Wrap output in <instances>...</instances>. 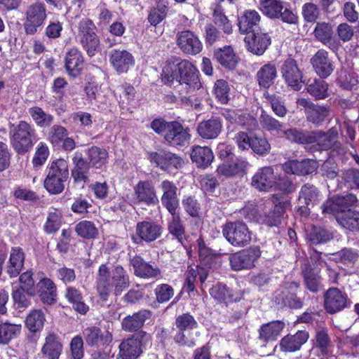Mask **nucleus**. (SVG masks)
I'll use <instances>...</instances> for the list:
<instances>
[{
	"instance_id": "423d86ee",
	"label": "nucleus",
	"mask_w": 359,
	"mask_h": 359,
	"mask_svg": "<svg viewBox=\"0 0 359 359\" xmlns=\"http://www.w3.org/2000/svg\"><path fill=\"white\" fill-rule=\"evenodd\" d=\"M222 234L233 246L243 248L252 241V233L243 222H227L222 226Z\"/></svg>"
},
{
	"instance_id": "39448f33",
	"label": "nucleus",
	"mask_w": 359,
	"mask_h": 359,
	"mask_svg": "<svg viewBox=\"0 0 359 359\" xmlns=\"http://www.w3.org/2000/svg\"><path fill=\"white\" fill-rule=\"evenodd\" d=\"M151 340V335L143 330L130 335L119 344L118 359H137Z\"/></svg>"
},
{
	"instance_id": "dca6fc26",
	"label": "nucleus",
	"mask_w": 359,
	"mask_h": 359,
	"mask_svg": "<svg viewBox=\"0 0 359 359\" xmlns=\"http://www.w3.org/2000/svg\"><path fill=\"white\" fill-rule=\"evenodd\" d=\"M299 288V284L297 282L286 283L283 290L276 295V301L290 309H301L303 306V298L298 297L296 292Z\"/></svg>"
},
{
	"instance_id": "f704fd0d",
	"label": "nucleus",
	"mask_w": 359,
	"mask_h": 359,
	"mask_svg": "<svg viewBox=\"0 0 359 359\" xmlns=\"http://www.w3.org/2000/svg\"><path fill=\"white\" fill-rule=\"evenodd\" d=\"M309 339V333L299 330L294 334H287L283 337L279 343L280 350L283 352H294L299 350Z\"/></svg>"
},
{
	"instance_id": "603ef678",
	"label": "nucleus",
	"mask_w": 359,
	"mask_h": 359,
	"mask_svg": "<svg viewBox=\"0 0 359 359\" xmlns=\"http://www.w3.org/2000/svg\"><path fill=\"white\" fill-rule=\"evenodd\" d=\"M171 217L168 220V230L180 243H182L185 235V228L177 210L169 212Z\"/></svg>"
},
{
	"instance_id": "6ab92c4d",
	"label": "nucleus",
	"mask_w": 359,
	"mask_h": 359,
	"mask_svg": "<svg viewBox=\"0 0 359 359\" xmlns=\"http://www.w3.org/2000/svg\"><path fill=\"white\" fill-rule=\"evenodd\" d=\"M357 201L355 195L350 194L344 196H337L327 200L321 206L323 214L335 215L336 220L341 212L346 211L348 208H351Z\"/></svg>"
},
{
	"instance_id": "a878e982",
	"label": "nucleus",
	"mask_w": 359,
	"mask_h": 359,
	"mask_svg": "<svg viewBox=\"0 0 359 359\" xmlns=\"http://www.w3.org/2000/svg\"><path fill=\"white\" fill-rule=\"evenodd\" d=\"M36 294L46 305H53L57 302V286L49 278L45 277L39 280L35 287Z\"/></svg>"
},
{
	"instance_id": "9d476101",
	"label": "nucleus",
	"mask_w": 359,
	"mask_h": 359,
	"mask_svg": "<svg viewBox=\"0 0 359 359\" xmlns=\"http://www.w3.org/2000/svg\"><path fill=\"white\" fill-rule=\"evenodd\" d=\"M25 14V31L27 34H34L43 25L46 18V7L42 3L31 4L27 7Z\"/></svg>"
},
{
	"instance_id": "338daca9",
	"label": "nucleus",
	"mask_w": 359,
	"mask_h": 359,
	"mask_svg": "<svg viewBox=\"0 0 359 359\" xmlns=\"http://www.w3.org/2000/svg\"><path fill=\"white\" fill-rule=\"evenodd\" d=\"M212 18L215 27H219L224 34H230L232 33L233 26L219 8L215 9Z\"/></svg>"
},
{
	"instance_id": "680f3d73",
	"label": "nucleus",
	"mask_w": 359,
	"mask_h": 359,
	"mask_svg": "<svg viewBox=\"0 0 359 359\" xmlns=\"http://www.w3.org/2000/svg\"><path fill=\"white\" fill-rule=\"evenodd\" d=\"M271 148V144L265 137L256 134L252 135L250 149L254 153L264 156L269 154Z\"/></svg>"
},
{
	"instance_id": "473e14b6",
	"label": "nucleus",
	"mask_w": 359,
	"mask_h": 359,
	"mask_svg": "<svg viewBox=\"0 0 359 359\" xmlns=\"http://www.w3.org/2000/svg\"><path fill=\"white\" fill-rule=\"evenodd\" d=\"M250 163L246 158L239 157L231 163L224 161L217 167V172L219 175H223L226 177H233L245 173Z\"/></svg>"
},
{
	"instance_id": "cd10ccee",
	"label": "nucleus",
	"mask_w": 359,
	"mask_h": 359,
	"mask_svg": "<svg viewBox=\"0 0 359 359\" xmlns=\"http://www.w3.org/2000/svg\"><path fill=\"white\" fill-rule=\"evenodd\" d=\"M72 177L76 183L88 182L91 165L81 152H76L72 158Z\"/></svg>"
},
{
	"instance_id": "f3484780",
	"label": "nucleus",
	"mask_w": 359,
	"mask_h": 359,
	"mask_svg": "<svg viewBox=\"0 0 359 359\" xmlns=\"http://www.w3.org/2000/svg\"><path fill=\"white\" fill-rule=\"evenodd\" d=\"M176 36L177 45L184 53L196 55L202 50V43L193 32L189 30L179 32Z\"/></svg>"
},
{
	"instance_id": "412c9836",
	"label": "nucleus",
	"mask_w": 359,
	"mask_h": 359,
	"mask_svg": "<svg viewBox=\"0 0 359 359\" xmlns=\"http://www.w3.org/2000/svg\"><path fill=\"white\" fill-rule=\"evenodd\" d=\"M83 337L88 346L95 348L106 346L112 341L113 339L110 332L102 331L96 326H90L84 329Z\"/></svg>"
},
{
	"instance_id": "13d9d810",
	"label": "nucleus",
	"mask_w": 359,
	"mask_h": 359,
	"mask_svg": "<svg viewBox=\"0 0 359 359\" xmlns=\"http://www.w3.org/2000/svg\"><path fill=\"white\" fill-rule=\"evenodd\" d=\"M259 9L270 18H279L283 4L280 0H259Z\"/></svg>"
},
{
	"instance_id": "6e6d98bb",
	"label": "nucleus",
	"mask_w": 359,
	"mask_h": 359,
	"mask_svg": "<svg viewBox=\"0 0 359 359\" xmlns=\"http://www.w3.org/2000/svg\"><path fill=\"white\" fill-rule=\"evenodd\" d=\"M210 295L217 301L224 303L233 302L238 300V297H234L231 290L226 285L217 283L210 290Z\"/></svg>"
},
{
	"instance_id": "a211bd4d",
	"label": "nucleus",
	"mask_w": 359,
	"mask_h": 359,
	"mask_svg": "<svg viewBox=\"0 0 359 359\" xmlns=\"http://www.w3.org/2000/svg\"><path fill=\"white\" fill-rule=\"evenodd\" d=\"M276 177L271 166L258 169L251 181V185L260 191H269L276 187Z\"/></svg>"
},
{
	"instance_id": "69168bd1",
	"label": "nucleus",
	"mask_w": 359,
	"mask_h": 359,
	"mask_svg": "<svg viewBox=\"0 0 359 359\" xmlns=\"http://www.w3.org/2000/svg\"><path fill=\"white\" fill-rule=\"evenodd\" d=\"M174 326L175 330L191 332L198 327V323L192 315L186 313L176 317Z\"/></svg>"
},
{
	"instance_id": "e433bc0d",
	"label": "nucleus",
	"mask_w": 359,
	"mask_h": 359,
	"mask_svg": "<svg viewBox=\"0 0 359 359\" xmlns=\"http://www.w3.org/2000/svg\"><path fill=\"white\" fill-rule=\"evenodd\" d=\"M25 259V253L21 248L13 247L11 248L8 262L6 266V272L10 278H15L20 274Z\"/></svg>"
},
{
	"instance_id": "f257e3e1",
	"label": "nucleus",
	"mask_w": 359,
	"mask_h": 359,
	"mask_svg": "<svg viewBox=\"0 0 359 359\" xmlns=\"http://www.w3.org/2000/svg\"><path fill=\"white\" fill-rule=\"evenodd\" d=\"M196 67L190 61L172 56L163 68L161 80L168 86H172L176 81L187 93H191L202 88Z\"/></svg>"
},
{
	"instance_id": "49530a36",
	"label": "nucleus",
	"mask_w": 359,
	"mask_h": 359,
	"mask_svg": "<svg viewBox=\"0 0 359 359\" xmlns=\"http://www.w3.org/2000/svg\"><path fill=\"white\" fill-rule=\"evenodd\" d=\"M65 297L72 304L73 309L80 314L85 315L89 311V306L83 302L82 293L77 288L67 287Z\"/></svg>"
},
{
	"instance_id": "052dcab7",
	"label": "nucleus",
	"mask_w": 359,
	"mask_h": 359,
	"mask_svg": "<svg viewBox=\"0 0 359 359\" xmlns=\"http://www.w3.org/2000/svg\"><path fill=\"white\" fill-rule=\"evenodd\" d=\"M75 231L79 236L85 239H93L98 235V229L93 222L83 220L75 226Z\"/></svg>"
},
{
	"instance_id": "7ed1b4c3",
	"label": "nucleus",
	"mask_w": 359,
	"mask_h": 359,
	"mask_svg": "<svg viewBox=\"0 0 359 359\" xmlns=\"http://www.w3.org/2000/svg\"><path fill=\"white\" fill-rule=\"evenodd\" d=\"M36 137L34 126L25 121L13 125L9 132L10 144L18 154L27 153L33 147Z\"/></svg>"
},
{
	"instance_id": "09e8293b",
	"label": "nucleus",
	"mask_w": 359,
	"mask_h": 359,
	"mask_svg": "<svg viewBox=\"0 0 359 359\" xmlns=\"http://www.w3.org/2000/svg\"><path fill=\"white\" fill-rule=\"evenodd\" d=\"M21 330L20 324L2 321L0 323V345H8L13 339L20 336Z\"/></svg>"
},
{
	"instance_id": "58836bf2",
	"label": "nucleus",
	"mask_w": 359,
	"mask_h": 359,
	"mask_svg": "<svg viewBox=\"0 0 359 359\" xmlns=\"http://www.w3.org/2000/svg\"><path fill=\"white\" fill-rule=\"evenodd\" d=\"M277 74L276 65L270 62L259 68L255 78L260 88L269 89L274 83Z\"/></svg>"
},
{
	"instance_id": "4d7b16f0",
	"label": "nucleus",
	"mask_w": 359,
	"mask_h": 359,
	"mask_svg": "<svg viewBox=\"0 0 359 359\" xmlns=\"http://www.w3.org/2000/svg\"><path fill=\"white\" fill-rule=\"evenodd\" d=\"M310 131L297 128H291L283 130L281 137L292 143L304 144L307 147Z\"/></svg>"
},
{
	"instance_id": "a19ab883",
	"label": "nucleus",
	"mask_w": 359,
	"mask_h": 359,
	"mask_svg": "<svg viewBox=\"0 0 359 359\" xmlns=\"http://www.w3.org/2000/svg\"><path fill=\"white\" fill-rule=\"evenodd\" d=\"M334 236L331 229L313 225L306 231V238L311 245H321L332 241Z\"/></svg>"
},
{
	"instance_id": "aec40b11",
	"label": "nucleus",
	"mask_w": 359,
	"mask_h": 359,
	"mask_svg": "<svg viewBox=\"0 0 359 359\" xmlns=\"http://www.w3.org/2000/svg\"><path fill=\"white\" fill-rule=\"evenodd\" d=\"M323 298L324 308L328 313H336L347 306V296L337 287L329 288Z\"/></svg>"
},
{
	"instance_id": "0eeeda50",
	"label": "nucleus",
	"mask_w": 359,
	"mask_h": 359,
	"mask_svg": "<svg viewBox=\"0 0 359 359\" xmlns=\"http://www.w3.org/2000/svg\"><path fill=\"white\" fill-rule=\"evenodd\" d=\"M77 38L82 48L90 57L94 56L100 50V39L95 32V26L93 21L82 19L78 26Z\"/></svg>"
},
{
	"instance_id": "c9c22d12",
	"label": "nucleus",
	"mask_w": 359,
	"mask_h": 359,
	"mask_svg": "<svg viewBox=\"0 0 359 359\" xmlns=\"http://www.w3.org/2000/svg\"><path fill=\"white\" fill-rule=\"evenodd\" d=\"M130 263L134 269L135 275L137 277L154 278L161 275V270L157 266L146 262L140 256H134L130 259Z\"/></svg>"
},
{
	"instance_id": "0e129e2a",
	"label": "nucleus",
	"mask_w": 359,
	"mask_h": 359,
	"mask_svg": "<svg viewBox=\"0 0 359 359\" xmlns=\"http://www.w3.org/2000/svg\"><path fill=\"white\" fill-rule=\"evenodd\" d=\"M172 330L174 331L172 339L179 346L192 348L196 346V341L192 332L175 330V327Z\"/></svg>"
},
{
	"instance_id": "de8ad7c7",
	"label": "nucleus",
	"mask_w": 359,
	"mask_h": 359,
	"mask_svg": "<svg viewBox=\"0 0 359 359\" xmlns=\"http://www.w3.org/2000/svg\"><path fill=\"white\" fill-rule=\"evenodd\" d=\"M46 322V316L41 309H32L25 320V327L32 333L41 332Z\"/></svg>"
},
{
	"instance_id": "5701e85b",
	"label": "nucleus",
	"mask_w": 359,
	"mask_h": 359,
	"mask_svg": "<svg viewBox=\"0 0 359 359\" xmlns=\"http://www.w3.org/2000/svg\"><path fill=\"white\" fill-rule=\"evenodd\" d=\"M149 159L151 163H155L163 170H167L170 168H179L184 163L183 160L179 156L165 150L151 152Z\"/></svg>"
},
{
	"instance_id": "1a4fd4ad",
	"label": "nucleus",
	"mask_w": 359,
	"mask_h": 359,
	"mask_svg": "<svg viewBox=\"0 0 359 359\" xmlns=\"http://www.w3.org/2000/svg\"><path fill=\"white\" fill-rule=\"evenodd\" d=\"M163 227L153 220H144L137 223L135 234L132 236L133 243H151L161 237Z\"/></svg>"
},
{
	"instance_id": "c85d7f7f",
	"label": "nucleus",
	"mask_w": 359,
	"mask_h": 359,
	"mask_svg": "<svg viewBox=\"0 0 359 359\" xmlns=\"http://www.w3.org/2000/svg\"><path fill=\"white\" fill-rule=\"evenodd\" d=\"M311 63L316 74L321 78H327L334 71L333 62L329 53L324 49L318 50L311 59Z\"/></svg>"
},
{
	"instance_id": "4be33fe9",
	"label": "nucleus",
	"mask_w": 359,
	"mask_h": 359,
	"mask_svg": "<svg viewBox=\"0 0 359 359\" xmlns=\"http://www.w3.org/2000/svg\"><path fill=\"white\" fill-rule=\"evenodd\" d=\"M318 168V161L311 158L289 161L283 165V169L287 174L299 176L311 175L317 170Z\"/></svg>"
},
{
	"instance_id": "bb28decb",
	"label": "nucleus",
	"mask_w": 359,
	"mask_h": 359,
	"mask_svg": "<svg viewBox=\"0 0 359 359\" xmlns=\"http://www.w3.org/2000/svg\"><path fill=\"white\" fill-rule=\"evenodd\" d=\"M222 127L221 119L216 116H212L209 119L198 123L196 131L198 135L203 140H215L221 134Z\"/></svg>"
},
{
	"instance_id": "6e6552de",
	"label": "nucleus",
	"mask_w": 359,
	"mask_h": 359,
	"mask_svg": "<svg viewBox=\"0 0 359 359\" xmlns=\"http://www.w3.org/2000/svg\"><path fill=\"white\" fill-rule=\"evenodd\" d=\"M337 138L338 130L336 128H331L327 132L310 131L306 148L311 152L327 151L333 147Z\"/></svg>"
},
{
	"instance_id": "2f4dec72",
	"label": "nucleus",
	"mask_w": 359,
	"mask_h": 359,
	"mask_svg": "<svg viewBox=\"0 0 359 359\" xmlns=\"http://www.w3.org/2000/svg\"><path fill=\"white\" fill-rule=\"evenodd\" d=\"M245 41L249 51L262 55L271 44V37L267 33L257 31L252 32V36H246Z\"/></svg>"
},
{
	"instance_id": "b1692460",
	"label": "nucleus",
	"mask_w": 359,
	"mask_h": 359,
	"mask_svg": "<svg viewBox=\"0 0 359 359\" xmlns=\"http://www.w3.org/2000/svg\"><path fill=\"white\" fill-rule=\"evenodd\" d=\"M163 194L161 201L168 212L177 210L180 206V200L177 196L178 189L176 184L170 180H165L161 182L159 185Z\"/></svg>"
},
{
	"instance_id": "9b49d317",
	"label": "nucleus",
	"mask_w": 359,
	"mask_h": 359,
	"mask_svg": "<svg viewBox=\"0 0 359 359\" xmlns=\"http://www.w3.org/2000/svg\"><path fill=\"white\" fill-rule=\"evenodd\" d=\"M280 74L286 84L293 90H299L302 88L303 74L294 59L289 57L283 62Z\"/></svg>"
},
{
	"instance_id": "4c0bfd02",
	"label": "nucleus",
	"mask_w": 359,
	"mask_h": 359,
	"mask_svg": "<svg viewBox=\"0 0 359 359\" xmlns=\"http://www.w3.org/2000/svg\"><path fill=\"white\" fill-rule=\"evenodd\" d=\"M151 316L149 310H140L133 315H128L122 320L121 328L127 332H137Z\"/></svg>"
},
{
	"instance_id": "bf43d9fd",
	"label": "nucleus",
	"mask_w": 359,
	"mask_h": 359,
	"mask_svg": "<svg viewBox=\"0 0 359 359\" xmlns=\"http://www.w3.org/2000/svg\"><path fill=\"white\" fill-rule=\"evenodd\" d=\"M29 114L31 116L36 124L41 128L49 127L54 120L53 115L46 113L39 107H33L29 108Z\"/></svg>"
},
{
	"instance_id": "e2e57ef3",
	"label": "nucleus",
	"mask_w": 359,
	"mask_h": 359,
	"mask_svg": "<svg viewBox=\"0 0 359 359\" xmlns=\"http://www.w3.org/2000/svg\"><path fill=\"white\" fill-rule=\"evenodd\" d=\"M327 88V83L320 79H314L307 85L308 93L316 100L326 98L328 96Z\"/></svg>"
},
{
	"instance_id": "c756f323",
	"label": "nucleus",
	"mask_w": 359,
	"mask_h": 359,
	"mask_svg": "<svg viewBox=\"0 0 359 359\" xmlns=\"http://www.w3.org/2000/svg\"><path fill=\"white\" fill-rule=\"evenodd\" d=\"M64 62L65 69L69 76L75 78L81 74L84 66V57L78 48H72L68 50Z\"/></svg>"
},
{
	"instance_id": "c03bdc74",
	"label": "nucleus",
	"mask_w": 359,
	"mask_h": 359,
	"mask_svg": "<svg viewBox=\"0 0 359 359\" xmlns=\"http://www.w3.org/2000/svg\"><path fill=\"white\" fill-rule=\"evenodd\" d=\"M191 159L198 168L204 169L211 165L214 155L210 147L195 145L191 149Z\"/></svg>"
},
{
	"instance_id": "a18cd8bd",
	"label": "nucleus",
	"mask_w": 359,
	"mask_h": 359,
	"mask_svg": "<svg viewBox=\"0 0 359 359\" xmlns=\"http://www.w3.org/2000/svg\"><path fill=\"white\" fill-rule=\"evenodd\" d=\"M337 223L346 230L359 233V212L348 208L339 214Z\"/></svg>"
},
{
	"instance_id": "79ce46f5",
	"label": "nucleus",
	"mask_w": 359,
	"mask_h": 359,
	"mask_svg": "<svg viewBox=\"0 0 359 359\" xmlns=\"http://www.w3.org/2000/svg\"><path fill=\"white\" fill-rule=\"evenodd\" d=\"M285 327L283 321L275 320L263 324L259 330V339L264 344L276 340Z\"/></svg>"
},
{
	"instance_id": "5fc2aeb1",
	"label": "nucleus",
	"mask_w": 359,
	"mask_h": 359,
	"mask_svg": "<svg viewBox=\"0 0 359 359\" xmlns=\"http://www.w3.org/2000/svg\"><path fill=\"white\" fill-rule=\"evenodd\" d=\"M214 56L219 64L229 69H233L237 63L236 55L230 46L217 49Z\"/></svg>"
},
{
	"instance_id": "f8f14e48",
	"label": "nucleus",
	"mask_w": 359,
	"mask_h": 359,
	"mask_svg": "<svg viewBox=\"0 0 359 359\" xmlns=\"http://www.w3.org/2000/svg\"><path fill=\"white\" fill-rule=\"evenodd\" d=\"M320 192L318 189L312 184H304L299 193V201L301 204L297 208V212L303 217H307L310 214L311 209L320 201Z\"/></svg>"
},
{
	"instance_id": "393cba45",
	"label": "nucleus",
	"mask_w": 359,
	"mask_h": 359,
	"mask_svg": "<svg viewBox=\"0 0 359 359\" xmlns=\"http://www.w3.org/2000/svg\"><path fill=\"white\" fill-rule=\"evenodd\" d=\"M164 140L171 146H184L189 143L191 137L189 129L178 121H170L167 133L163 135Z\"/></svg>"
},
{
	"instance_id": "4468645a",
	"label": "nucleus",
	"mask_w": 359,
	"mask_h": 359,
	"mask_svg": "<svg viewBox=\"0 0 359 359\" xmlns=\"http://www.w3.org/2000/svg\"><path fill=\"white\" fill-rule=\"evenodd\" d=\"M134 202L147 206H154L158 203L155 187L149 180L140 181L133 188Z\"/></svg>"
},
{
	"instance_id": "ddd939ff",
	"label": "nucleus",
	"mask_w": 359,
	"mask_h": 359,
	"mask_svg": "<svg viewBox=\"0 0 359 359\" xmlns=\"http://www.w3.org/2000/svg\"><path fill=\"white\" fill-rule=\"evenodd\" d=\"M261 255L259 248H250L230 255L231 266L234 271L251 269Z\"/></svg>"
},
{
	"instance_id": "37998d69",
	"label": "nucleus",
	"mask_w": 359,
	"mask_h": 359,
	"mask_svg": "<svg viewBox=\"0 0 359 359\" xmlns=\"http://www.w3.org/2000/svg\"><path fill=\"white\" fill-rule=\"evenodd\" d=\"M62 351V345L59 337L54 333L48 334L41 348V353L46 359H58Z\"/></svg>"
},
{
	"instance_id": "20e7f679",
	"label": "nucleus",
	"mask_w": 359,
	"mask_h": 359,
	"mask_svg": "<svg viewBox=\"0 0 359 359\" xmlns=\"http://www.w3.org/2000/svg\"><path fill=\"white\" fill-rule=\"evenodd\" d=\"M67 162L58 158L51 162L48 167V174L44 180V187L51 194H57L63 191L65 182L69 178Z\"/></svg>"
},
{
	"instance_id": "8fccbe9b",
	"label": "nucleus",
	"mask_w": 359,
	"mask_h": 359,
	"mask_svg": "<svg viewBox=\"0 0 359 359\" xmlns=\"http://www.w3.org/2000/svg\"><path fill=\"white\" fill-rule=\"evenodd\" d=\"M86 154L90 165L97 169L101 168L107 162L108 152L105 149L92 146L86 150Z\"/></svg>"
},
{
	"instance_id": "ea45409f",
	"label": "nucleus",
	"mask_w": 359,
	"mask_h": 359,
	"mask_svg": "<svg viewBox=\"0 0 359 359\" xmlns=\"http://www.w3.org/2000/svg\"><path fill=\"white\" fill-rule=\"evenodd\" d=\"M332 345L331 339L325 329L318 330L313 340V350L316 355L327 357L331 354Z\"/></svg>"
},
{
	"instance_id": "864d4df0",
	"label": "nucleus",
	"mask_w": 359,
	"mask_h": 359,
	"mask_svg": "<svg viewBox=\"0 0 359 359\" xmlns=\"http://www.w3.org/2000/svg\"><path fill=\"white\" fill-rule=\"evenodd\" d=\"M259 123L263 129L271 135L281 136L284 130V124L272 116L262 111L259 117Z\"/></svg>"
},
{
	"instance_id": "2eb2a0df",
	"label": "nucleus",
	"mask_w": 359,
	"mask_h": 359,
	"mask_svg": "<svg viewBox=\"0 0 359 359\" xmlns=\"http://www.w3.org/2000/svg\"><path fill=\"white\" fill-rule=\"evenodd\" d=\"M297 104L304 108L307 121L318 126L330 115L329 107L315 104L308 99L299 98Z\"/></svg>"
},
{
	"instance_id": "7c9ffc66",
	"label": "nucleus",
	"mask_w": 359,
	"mask_h": 359,
	"mask_svg": "<svg viewBox=\"0 0 359 359\" xmlns=\"http://www.w3.org/2000/svg\"><path fill=\"white\" fill-rule=\"evenodd\" d=\"M261 15L255 10H246L238 18V26L241 34H250L258 31Z\"/></svg>"
},
{
	"instance_id": "f03ea898",
	"label": "nucleus",
	"mask_w": 359,
	"mask_h": 359,
	"mask_svg": "<svg viewBox=\"0 0 359 359\" xmlns=\"http://www.w3.org/2000/svg\"><path fill=\"white\" fill-rule=\"evenodd\" d=\"M130 286V277L124 268L116 264L111 272L104 264L99 266L96 277V288L100 299L107 301L114 287V294L118 297Z\"/></svg>"
},
{
	"instance_id": "3c124183",
	"label": "nucleus",
	"mask_w": 359,
	"mask_h": 359,
	"mask_svg": "<svg viewBox=\"0 0 359 359\" xmlns=\"http://www.w3.org/2000/svg\"><path fill=\"white\" fill-rule=\"evenodd\" d=\"M306 287L311 292H318L323 287L321 278L309 265H305L302 271Z\"/></svg>"
},
{
	"instance_id": "774afa93",
	"label": "nucleus",
	"mask_w": 359,
	"mask_h": 359,
	"mask_svg": "<svg viewBox=\"0 0 359 359\" xmlns=\"http://www.w3.org/2000/svg\"><path fill=\"white\" fill-rule=\"evenodd\" d=\"M67 130L58 124L53 125L49 130L48 134V140L53 146H58L62 142L66 136H68Z\"/></svg>"
},
{
	"instance_id": "72a5a7b5",
	"label": "nucleus",
	"mask_w": 359,
	"mask_h": 359,
	"mask_svg": "<svg viewBox=\"0 0 359 359\" xmlns=\"http://www.w3.org/2000/svg\"><path fill=\"white\" fill-rule=\"evenodd\" d=\"M110 62L118 73H126L134 65V58L127 50L114 49L110 54Z\"/></svg>"
}]
</instances>
